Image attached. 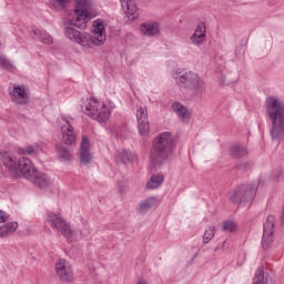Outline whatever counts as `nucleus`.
<instances>
[{
	"instance_id": "f257e3e1",
	"label": "nucleus",
	"mask_w": 284,
	"mask_h": 284,
	"mask_svg": "<svg viewBox=\"0 0 284 284\" xmlns=\"http://www.w3.org/2000/svg\"><path fill=\"white\" fill-rule=\"evenodd\" d=\"M64 34L70 39V41L79 43L82 48H90V45H103L108 38L105 34V22L101 19L93 21V36H90L89 33H81L72 27H67L64 29Z\"/></svg>"
},
{
	"instance_id": "f03ea898",
	"label": "nucleus",
	"mask_w": 284,
	"mask_h": 284,
	"mask_svg": "<svg viewBox=\"0 0 284 284\" xmlns=\"http://www.w3.org/2000/svg\"><path fill=\"white\" fill-rule=\"evenodd\" d=\"M174 145V138L172 133H160L153 141L150 151V165L154 170H159L172 154V148Z\"/></svg>"
},
{
	"instance_id": "7ed1b4c3",
	"label": "nucleus",
	"mask_w": 284,
	"mask_h": 284,
	"mask_svg": "<svg viewBox=\"0 0 284 284\" xmlns=\"http://www.w3.org/2000/svg\"><path fill=\"white\" fill-rule=\"evenodd\" d=\"M266 113L272 121L271 139L272 141H281L284 139V104L277 98L271 97L266 99Z\"/></svg>"
},
{
	"instance_id": "20e7f679",
	"label": "nucleus",
	"mask_w": 284,
	"mask_h": 284,
	"mask_svg": "<svg viewBox=\"0 0 284 284\" xmlns=\"http://www.w3.org/2000/svg\"><path fill=\"white\" fill-rule=\"evenodd\" d=\"M171 77L178 88L192 92L196 97H203L205 92V82L193 71H184L182 68L173 69Z\"/></svg>"
},
{
	"instance_id": "39448f33",
	"label": "nucleus",
	"mask_w": 284,
	"mask_h": 284,
	"mask_svg": "<svg viewBox=\"0 0 284 284\" xmlns=\"http://www.w3.org/2000/svg\"><path fill=\"white\" fill-rule=\"evenodd\" d=\"M82 112L99 123H105L110 119V108L105 105V102L99 101L97 98L87 100V103L82 105Z\"/></svg>"
},
{
	"instance_id": "423d86ee",
	"label": "nucleus",
	"mask_w": 284,
	"mask_h": 284,
	"mask_svg": "<svg viewBox=\"0 0 284 284\" xmlns=\"http://www.w3.org/2000/svg\"><path fill=\"white\" fill-rule=\"evenodd\" d=\"M45 221L50 227L53 230H58L64 236L68 241L72 239V235L74 234V231H72V227L65 220L63 219V215L61 213H57L53 211H48Z\"/></svg>"
},
{
	"instance_id": "0eeeda50",
	"label": "nucleus",
	"mask_w": 284,
	"mask_h": 284,
	"mask_svg": "<svg viewBox=\"0 0 284 284\" xmlns=\"http://www.w3.org/2000/svg\"><path fill=\"white\" fill-rule=\"evenodd\" d=\"M256 194L254 185L244 184L230 192L229 201L231 203H243V201H252Z\"/></svg>"
},
{
	"instance_id": "6e6552de",
	"label": "nucleus",
	"mask_w": 284,
	"mask_h": 284,
	"mask_svg": "<svg viewBox=\"0 0 284 284\" xmlns=\"http://www.w3.org/2000/svg\"><path fill=\"white\" fill-rule=\"evenodd\" d=\"M276 223V219L274 215H268L264 223V231L262 236V247L263 250H270L272 247V243H274V224Z\"/></svg>"
},
{
	"instance_id": "1a4fd4ad",
	"label": "nucleus",
	"mask_w": 284,
	"mask_h": 284,
	"mask_svg": "<svg viewBox=\"0 0 284 284\" xmlns=\"http://www.w3.org/2000/svg\"><path fill=\"white\" fill-rule=\"evenodd\" d=\"M0 161L12 176H19V159L14 154L3 151L0 153Z\"/></svg>"
},
{
	"instance_id": "9d476101",
	"label": "nucleus",
	"mask_w": 284,
	"mask_h": 284,
	"mask_svg": "<svg viewBox=\"0 0 284 284\" xmlns=\"http://www.w3.org/2000/svg\"><path fill=\"white\" fill-rule=\"evenodd\" d=\"M55 272L62 283H72L74 274L68 261L61 258L55 263Z\"/></svg>"
},
{
	"instance_id": "9b49d317",
	"label": "nucleus",
	"mask_w": 284,
	"mask_h": 284,
	"mask_svg": "<svg viewBox=\"0 0 284 284\" xmlns=\"http://www.w3.org/2000/svg\"><path fill=\"white\" fill-rule=\"evenodd\" d=\"M37 166H34V163H32L31 159H28L26 156H21L18 160V174L20 172V174H22V176L24 179H27V181H32L34 180V176H32L36 171H37Z\"/></svg>"
},
{
	"instance_id": "f8f14e48",
	"label": "nucleus",
	"mask_w": 284,
	"mask_h": 284,
	"mask_svg": "<svg viewBox=\"0 0 284 284\" xmlns=\"http://www.w3.org/2000/svg\"><path fill=\"white\" fill-rule=\"evenodd\" d=\"M11 101L17 105H28L30 101V92L26 90V85H16L9 92Z\"/></svg>"
},
{
	"instance_id": "ddd939ff",
	"label": "nucleus",
	"mask_w": 284,
	"mask_h": 284,
	"mask_svg": "<svg viewBox=\"0 0 284 284\" xmlns=\"http://www.w3.org/2000/svg\"><path fill=\"white\" fill-rule=\"evenodd\" d=\"M138 129L141 136L150 134V120L148 119V109L140 106L136 110Z\"/></svg>"
},
{
	"instance_id": "4468645a",
	"label": "nucleus",
	"mask_w": 284,
	"mask_h": 284,
	"mask_svg": "<svg viewBox=\"0 0 284 284\" xmlns=\"http://www.w3.org/2000/svg\"><path fill=\"white\" fill-rule=\"evenodd\" d=\"M79 160L81 165H88L92 161V153H90V139L87 135L82 136L79 151Z\"/></svg>"
},
{
	"instance_id": "2eb2a0df",
	"label": "nucleus",
	"mask_w": 284,
	"mask_h": 284,
	"mask_svg": "<svg viewBox=\"0 0 284 284\" xmlns=\"http://www.w3.org/2000/svg\"><path fill=\"white\" fill-rule=\"evenodd\" d=\"M121 6L130 21H134L139 17V8L135 0H120Z\"/></svg>"
},
{
	"instance_id": "dca6fc26",
	"label": "nucleus",
	"mask_w": 284,
	"mask_h": 284,
	"mask_svg": "<svg viewBox=\"0 0 284 284\" xmlns=\"http://www.w3.org/2000/svg\"><path fill=\"white\" fill-rule=\"evenodd\" d=\"M67 121V126H62V141L65 145H74L77 143V134L74 133V126L70 125V121Z\"/></svg>"
},
{
	"instance_id": "f3484780",
	"label": "nucleus",
	"mask_w": 284,
	"mask_h": 284,
	"mask_svg": "<svg viewBox=\"0 0 284 284\" xmlns=\"http://www.w3.org/2000/svg\"><path fill=\"white\" fill-rule=\"evenodd\" d=\"M33 180H29L30 183L36 185V187H49L50 179L44 173L40 172L39 170L32 175Z\"/></svg>"
},
{
	"instance_id": "a211bd4d",
	"label": "nucleus",
	"mask_w": 284,
	"mask_h": 284,
	"mask_svg": "<svg viewBox=\"0 0 284 284\" xmlns=\"http://www.w3.org/2000/svg\"><path fill=\"white\" fill-rule=\"evenodd\" d=\"M55 152H57L58 159L62 161V163H68L72 161V156H73L72 150L68 149L65 145L57 144Z\"/></svg>"
},
{
	"instance_id": "6ab92c4d",
	"label": "nucleus",
	"mask_w": 284,
	"mask_h": 284,
	"mask_svg": "<svg viewBox=\"0 0 284 284\" xmlns=\"http://www.w3.org/2000/svg\"><path fill=\"white\" fill-rule=\"evenodd\" d=\"M20 156H37L39 154V144H30L16 149Z\"/></svg>"
},
{
	"instance_id": "aec40b11",
	"label": "nucleus",
	"mask_w": 284,
	"mask_h": 284,
	"mask_svg": "<svg viewBox=\"0 0 284 284\" xmlns=\"http://www.w3.org/2000/svg\"><path fill=\"white\" fill-rule=\"evenodd\" d=\"M172 110L173 112H175L176 116L181 120V121H185L187 119H190V111L187 110V108L183 104H181L180 102H173L172 103Z\"/></svg>"
},
{
	"instance_id": "412c9836",
	"label": "nucleus",
	"mask_w": 284,
	"mask_h": 284,
	"mask_svg": "<svg viewBox=\"0 0 284 284\" xmlns=\"http://www.w3.org/2000/svg\"><path fill=\"white\" fill-rule=\"evenodd\" d=\"M31 34H33V37H37V39H39L41 43H45L47 45H52V43H54V39L52 38V36H50L45 31L33 28L31 29Z\"/></svg>"
},
{
	"instance_id": "4be33fe9",
	"label": "nucleus",
	"mask_w": 284,
	"mask_h": 284,
	"mask_svg": "<svg viewBox=\"0 0 284 284\" xmlns=\"http://www.w3.org/2000/svg\"><path fill=\"white\" fill-rule=\"evenodd\" d=\"M88 12L85 11H75V19L73 21V26L83 30L88 28Z\"/></svg>"
},
{
	"instance_id": "5701e85b",
	"label": "nucleus",
	"mask_w": 284,
	"mask_h": 284,
	"mask_svg": "<svg viewBox=\"0 0 284 284\" xmlns=\"http://www.w3.org/2000/svg\"><path fill=\"white\" fill-rule=\"evenodd\" d=\"M17 227H19V223L17 222H8L3 224L0 226V239L12 236V233L17 232Z\"/></svg>"
},
{
	"instance_id": "b1692460",
	"label": "nucleus",
	"mask_w": 284,
	"mask_h": 284,
	"mask_svg": "<svg viewBox=\"0 0 284 284\" xmlns=\"http://www.w3.org/2000/svg\"><path fill=\"white\" fill-rule=\"evenodd\" d=\"M154 203H156V197H148L146 200L140 202L138 205V212L140 214H145L148 211L154 207Z\"/></svg>"
},
{
	"instance_id": "393cba45",
	"label": "nucleus",
	"mask_w": 284,
	"mask_h": 284,
	"mask_svg": "<svg viewBox=\"0 0 284 284\" xmlns=\"http://www.w3.org/2000/svg\"><path fill=\"white\" fill-rule=\"evenodd\" d=\"M164 178L162 174H155L150 178V180L146 182V187L149 190H156V187H161L163 184Z\"/></svg>"
},
{
	"instance_id": "a878e982",
	"label": "nucleus",
	"mask_w": 284,
	"mask_h": 284,
	"mask_svg": "<svg viewBox=\"0 0 284 284\" xmlns=\"http://www.w3.org/2000/svg\"><path fill=\"white\" fill-rule=\"evenodd\" d=\"M140 30L145 37H154V34H159V26L156 24H141Z\"/></svg>"
},
{
	"instance_id": "bb28decb",
	"label": "nucleus",
	"mask_w": 284,
	"mask_h": 284,
	"mask_svg": "<svg viewBox=\"0 0 284 284\" xmlns=\"http://www.w3.org/2000/svg\"><path fill=\"white\" fill-rule=\"evenodd\" d=\"M92 8V0H75V12H88Z\"/></svg>"
},
{
	"instance_id": "cd10ccee",
	"label": "nucleus",
	"mask_w": 284,
	"mask_h": 284,
	"mask_svg": "<svg viewBox=\"0 0 284 284\" xmlns=\"http://www.w3.org/2000/svg\"><path fill=\"white\" fill-rule=\"evenodd\" d=\"M231 154L235 159H241L243 156H247V149L243 145H233L231 148Z\"/></svg>"
},
{
	"instance_id": "c85d7f7f",
	"label": "nucleus",
	"mask_w": 284,
	"mask_h": 284,
	"mask_svg": "<svg viewBox=\"0 0 284 284\" xmlns=\"http://www.w3.org/2000/svg\"><path fill=\"white\" fill-rule=\"evenodd\" d=\"M118 155L122 163H131V161H134V155L132 154V151L123 150L120 151Z\"/></svg>"
},
{
	"instance_id": "c756f323",
	"label": "nucleus",
	"mask_w": 284,
	"mask_h": 284,
	"mask_svg": "<svg viewBox=\"0 0 284 284\" xmlns=\"http://www.w3.org/2000/svg\"><path fill=\"white\" fill-rule=\"evenodd\" d=\"M253 284H267V282H265V274L263 268H258L255 272V276L253 278Z\"/></svg>"
},
{
	"instance_id": "7c9ffc66",
	"label": "nucleus",
	"mask_w": 284,
	"mask_h": 284,
	"mask_svg": "<svg viewBox=\"0 0 284 284\" xmlns=\"http://www.w3.org/2000/svg\"><path fill=\"white\" fill-rule=\"evenodd\" d=\"M236 223L233 221H224L222 224V232H235Z\"/></svg>"
},
{
	"instance_id": "2f4dec72",
	"label": "nucleus",
	"mask_w": 284,
	"mask_h": 284,
	"mask_svg": "<svg viewBox=\"0 0 284 284\" xmlns=\"http://www.w3.org/2000/svg\"><path fill=\"white\" fill-rule=\"evenodd\" d=\"M190 41L193 45H202V43L205 41V38L204 36H199L196 33H193L191 37H190Z\"/></svg>"
},
{
	"instance_id": "473e14b6",
	"label": "nucleus",
	"mask_w": 284,
	"mask_h": 284,
	"mask_svg": "<svg viewBox=\"0 0 284 284\" xmlns=\"http://www.w3.org/2000/svg\"><path fill=\"white\" fill-rule=\"evenodd\" d=\"M214 232H215L214 226L209 227L203 235V242L210 243V241L214 239Z\"/></svg>"
},
{
	"instance_id": "72a5a7b5",
	"label": "nucleus",
	"mask_w": 284,
	"mask_h": 284,
	"mask_svg": "<svg viewBox=\"0 0 284 284\" xmlns=\"http://www.w3.org/2000/svg\"><path fill=\"white\" fill-rule=\"evenodd\" d=\"M194 34H197L200 37L202 34V37H204V39H205V37H207V29H206V27H205V24L203 22L197 24V27H196V29L194 31Z\"/></svg>"
},
{
	"instance_id": "f704fd0d",
	"label": "nucleus",
	"mask_w": 284,
	"mask_h": 284,
	"mask_svg": "<svg viewBox=\"0 0 284 284\" xmlns=\"http://www.w3.org/2000/svg\"><path fill=\"white\" fill-rule=\"evenodd\" d=\"M0 68H2V70H11L12 64L8 59H6V57L0 55Z\"/></svg>"
},
{
	"instance_id": "c9c22d12",
	"label": "nucleus",
	"mask_w": 284,
	"mask_h": 284,
	"mask_svg": "<svg viewBox=\"0 0 284 284\" xmlns=\"http://www.w3.org/2000/svg\"><path fill=\"white\" fill-rule=\"evenodd\" d=\"M283 176H284V170L282 168H277L274 170L273 179L275 181H281V179H283Z\"/></svg>"
},
{
	"instance_id": "e433bc0d",
	"label": "nucleus",
	"mask_w": 284,
	"mask_h": 284,
	"mask_svg": "<svg viewBox=\"0 0 284 284\" xmlns=\"http://www.w3.org/2000/svg\"><path fill=\"white\" fill-rule=\"evenodd\" d=\"M10 221V215L6 211L0 210V223H7Z\"/></svg>"
},
{
	"instance_id": "4c0bfd02",
	"label": "nucleus",
	"mask_w": 284,
	"mask_h": 284,
	"mask_svg": "<svg viewBox=\"0 0 284 284\" xmlns=\"http://www.w3.org/2000/svg\"><path fill=\"white\" fill-rule=\"evenodd\" d=\"M81 236L84 239L90 236V227L85 226L83 231H81Z\"/></svg>"
},
{
	"instance_id": "58836bf2",
	"label": "nucleus",
	"mask_w": 284,
	"mask_h": 284,
	"mask_svg": "<svg viewBox=\"0 0 284 284\" xmlns=\"http://www.w3.org/2000/svg\"><path fill=\"white\" fill-rule=\"evenodd\" d=\"M57 3H59L60 8H65V3H68V1L70 0H55Z\"/></svg>"
},
{
	"instance_id": "ea45409f",
	"label": "nucleus",
	"mask_w": 284,
	"mask_h": 284,
	"mask_svg": "<svg viewBox=\"0 0 284 284\" xmlns=\"http://www.w3.org/2000/svg\"><path fill=\"white\" fill-rule=\"evenodd\" d=\"M136 284H148V281H145V280H139Z\"/></svg>"
},
{
	"instance_id": "a19ab883",
	"label": "nucleus",
	"mask_w": 284,
	"mask_h": 284,
	"mask_svg": "<svg viewBox=\"0 0 284 284\" xmlns=\"http://www.w3.org/2000/svg\"><path fill=\"white\" fill-rule=\"evenodd\" d=\"M282 222L284 223V213H283V215H282Z\"/></svg>"
}]
</instances>
